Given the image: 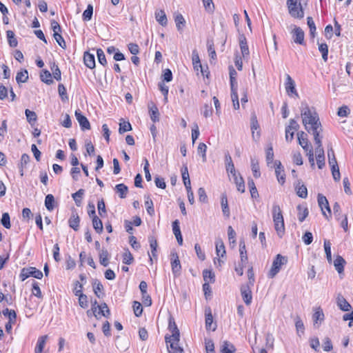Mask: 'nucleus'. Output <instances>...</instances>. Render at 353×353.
Returning a JSON list of instances; mask_svg holds the SVG:
<instances>
[{"instance_id":"nucleus-1","label":"nucleus","mask_w":353,"mask_h":353,"mask_svg":"<svg viewBox=\"0 0 353 353\" xmlns=\"http://www.w3.org/2000/svg\"><path fill=\"white\" fill-rule=\"evenodd\" d=\"M302 123L307 131L316 127H321L319 117L314 108H310L307 103L302 101L300 107Z\"/></svg>"},{"instance_id":"nucleus-2","label":"nucleus","mask_w":353,"mask_h":353,"mask_svg":"<svg viewBox=\"0 0 353 353\" xmlns=\"http://www.w3.org/2000/svg\"><path fill=\"white\" fill-rule=\"evenodd\" d=\"M272 217L274 224V229L278 236L281 238L284 234L285 225L281 210L279 205L274 204L272 206Z\"/></svg>"},{"instance_id":"nucleus-3","label":"nucleus","mask_w":353,"mask_h":353,"mask_svg":"<svg viewBox=\"0 0 353 353\" xmlns=\"http://www.w3.org/2000/svg\"><path fill=\"white\" fill-rule=\"evenodd\" d=\"M168 321H169L168 322V329L172 332V335L171 336L166 335L165 336V342L168 344V342H170L171 341H176V343L177 344V343H179V339H180L179 330L176 326V324L174 321V318L172 316H170L169 317Z\"/></svg>"},{"instance_id":"nucleus-4","label":"nucleus","mask_w":353,"mask_h":353,"mask_svg":"<svg viewBox=\"0 0 353 353\" xmlns=\"http://www.w3.org/2000/svg\"><path fill=\"white\" fill-rule=\"evenodd\" d=\"M29 276L41 279L43 277V273L34 267L23 268L19 274L21 280L23 281Z\"/></svg>"},{"instance_id":"nucleus-5","label":"nucleus","mask_w":353,"mask_h":353,"mask_svg":"<svg viewBox=\"0 0 353 353\" xmlns=\"http://www.w3.org/2000/svg\"><path fill=\"white\" fill-rule=\"evenodd\" d=\"M287 263V259L281 254H277L272 263V268L268 273L270 278H274L279 272L282 265Z\"/></svg>"},{"instance_id":"nucleus-6","label":"nucleus","mask_w":353,"mask_h":353,"mask_svg":"<svg viewBox=\"0 0 353 353\" xmlns=\"http://www.w3.org/2000/svg\"><path fill=\"white\" fill-rule=\"evenodd\" d=\"M299 125L294 119L289 121V125L285 128V140L287 142H291L294 139V132L298 130Z\"/></svg>"},{"instance_id":"nucleus-7","label":"nucleus","mask_w":353,"mask_h":353,"mask_svg":"<svg viewBox=\"0 0 353 353\" xmlns=\"http://www.w3.org/2000/svg\"><path fill=\"white\" fill-rule=\"evenodd\" d=\"M172 262L171 267L172 271L174 276H178L181 274V265L177 253L173 252L171 254Z\"/></svg>"},{"instance_id":"nucleus-8","label":"nucleus","mask_w":353,"mask_h":353,"mask_svg":"<svg viewBox=\"0 0 353 353\" xmlns=\"http://www.w3.org/2000/svg\"><path fill=\"white\" fill-rule=\"evenodd\" d=\"M273 166L275 168V174L276 176L278 182L283 185L285 183V174L283 167L280 161H275Z\"/></svg>"},{"instance_id":"nucleus-9","label":"nucleus","mask_w":353,"mask_h":353,"mask_svg":"<svg viewBox=\"0 0 353 353\" xmlns=\"http://www.w3.org/2000/svg\"><path fill=\"white\" fill-rule=\"evenodd\" d=\"M241 294L244 303L249 305L252 303V292L248 284H243L241 286Z\"/></svg>"},{"instance_id":"nucleus-10","label":"nucleus","mask_w":353,"mask_h":353,"mask_svg":"<svg viewBox=\"0 0 353 353\" xmlns=\"http://www.w3.org/2000/svg\"><path fill=\"white\" fill-rule=\"evenodd\" d=\"M285 87L288 95L294 94L296 97H299V94L295 88V83L289 74H286Z\"/></svg>"},{"instance_id":"nucleus-11","label":"nucleus","mask_w":353,"mask_h":353,"mask_svg":"<svg viewBox=\"0 0 353 353\" xmlns=\"http://www.w3.org/2000/svg\"><path fill=\"white\" fill-rule=\"evenodd\" d=\"M318 203H319V207L321 209L322 214H323V216H325L327 219H329V217L330 216V215L328 216L327 215L326 212L323 210V208H325L326 210H327L328 213L330 214H331V209L330 208L329 203H328V201L326 199V197L325 196L322 195L321 194H318Z\"/></svg>"},{"instance_id":"nucleus-12","label":"nucleus","mask_w":353,"mask_h":353,"mask_svg":"<svg viewBox=\"0 0 353 353\" xmlns=\"http://www.w3.org/2000/svg\"><path fill=\"white\" fill-rule=\"evenodd\" d=\"M292 38L296 43L303 45L304 43V32L303 30L297 26H294L292 31Z\"/></svg>"},{"instance_id":"nucleus-13","label":"nucleus","mask_w":353,"mask_h":353,"mask_svg":"<svg viewBox=\"0 0 353 353\" xmlns=\"http://www.w3.org/2000/svg\"><path fill=\"white\" fill-rule=\"evenodd\" d=\"M75 117L82 130H90V124L88 119L78 110L75 111Z\"/></svg>"},{"instance_id":"nucleus-14","label":"nucleus","mask_w":353,"mask_h":353,"mask_svg":"<svg viewBox=\"0 0 353 353\" xmlns=\"http://www.w3.org/2000/svg\"><path fill=\"white\" fill-rule=\"evenodd\" d=\"M315 152L318 168L322 169L325 166V154L323 146H316Z\"/></svg>"},{"instance_id":"nucleus-15","label":"nucleus","mask_w":353,"mask_h":353,"mask_svg":"<svg viewBox=\"0 0 353 353\" xmlns=\"http://www.w3.org/2000/svg\"><path fill=\"white\" fill-rule=\"evenodd\" d=\"M323 128L321 127H316L307 130V132L311 133L314 136V140L316 146H323L322 145V136L320 134L322 132Z\"/></svg>"},{"instance_id":"nucleus-16","label":"nucleus","mask_w":353,"mask_h":353,"mask_svg":"<svg viewBox=\"0 0 353 353\" xmlns=\"http://www.w3.org/2000/svg\"><path fill=\"white\" fill-rule=\"evenodd\" d=\"M205 327L206 330H212V331H214L216 328V324L213 325V316L212 314L211 309L210 307L206 308L205 310Z\"/></svg>"},{"instance_id":"nucleus-17","label":"nucleus","mask_w":353,"mask_h":353,"mask_svg":"<svg viewBox=\"0 0 353 353\" xmlns=\"http://www.w3.org/2000/svg\"><path fill=\"white\" fill-rule=\"evenodd\" d=\"M80 218L76 211L72 212L71 216L68 220V224L74 230L77 231L79 229Z\"/></svg>"},{"instance_id":"nucleus-18","label":"nucleus","mask_w":353,"mask_h":353,"mask_svg":"<svg viewBox=\"0 0 353 353\" xmlns=\"http://www.w3.org/2000/svg\"><path fill=\"white\" fill-rule=\"evenodd\" d=\"M239 45L243 57L247 58L250 54L248 46L247 43L246 38L244 35H241L239 37Z\"/></svg>"},{"instance_id":"nucleus-19","label":"nucleus","mask_w":353,"mask_h":353,"mask_svg":"<svg viewBox=\"0 0 353 353\" xmlns=\"http://www.w3.org/2000/svg\"><path fill=\"white\" fill-rule=\"evenodd\" d=\"M192 64L194 66V69L196 71H199L200 69L201 72L203 75H205L204 71L203 70L202 65L200 61L199 53L196 50H194L192 51Z\"/></svg>"},{"instance_id":"nucleus-20","label":"nucleus","mask_w":353,"mask_h":353,"mask_svg":"<svg viewBox=\"0 0 353 353\" xmlns=\"http://www.w3.org/2000/svg\"><path fill=\"white\" fill-rule=\"evenodd\" d=\"M336 303L338 307L343 311L347 312L351 309V305L341 294L338 295L336 299Z\"/></svg>"},{"instance_id":"nucleus-21","label":"nucleus","mask_w":353,"mask_h":353,"mask_svg":"<svg viewBox=\"0 0 353 353\" xmlns=\"http://www.w3.org/2000/svg\"><path fill=\"white\" fill-rule=\"evenodd\" d=\"M221 205L223 214L226 218H229L230 216V212L228 203V198L226 194L223 193L221 196Z\"/></svg>"},{"instance_id":"nucleus-22","label":"nucleus","mask_w":353,"mask_h":353,"mask_svg":"<svg viewBox=\"0 0 353 353\" xmlns=\"http://www.w3.org/2000/svg\"><path fill=\"white\" fill-rule=\"evenodd\" d=\"M83 61L88 68L90 69L95 68V59L93 54H91L89 52H84Z\"/></svg>"},{"instance_id":"nucleus-23","label":"nucleus","mask_w":353,"mask_h":353,"mask_svg":"<svg viewBox=\"0 0 353 353\" xmlns=\"http://www.w3.org/2000/svg\"><path fill=\"white\" fill-rule=\"evenodd\" d=\"M237 73L236 70L232 68H230V87H231V92H237V81L236 79V76Z\"/></svg>"},{"instance_id":"nucleus-24","label":"nucleus","mask_w":353,"mask_h":353,"mask_svg":"<svg viewBox=\"0 0 353 353\" xmlns=\"http://www.w3.org/2000/svg\"><path fill=\"white\" fill-rule=\"evenodd\" d=\"M345 263L346 262L345 259L341 256L338 255L336 257L334 261V265L339 274H342L343 272L344 265H345Z\"/></svg>"},{"instance_id":"nucleus-25","label":"nucleus","mask_w":353,"mask_h":353,"mask_svg":"<svg viewBox=\"0 0 353 353\" xmlns=\"http://www.w3.org/2000/svg\"><path fill=\"white\" fill-rule=\"evenodd\" d=\"M235 351L236 348L234 345L228 341H224L221 344V353H234Z\"/></svg>"},{"instance_id":"nucleus-26","label":"nucleus","mask_w":353,"mask_h":353,"mask_svg":"<svg viewBox=\"0 0 353 353\" xmlns=\"http://www.w3.org/2000/svg\"><path fill=\"white\" fill-rule=\"evenodd\" d=\"M233 181L236 185L237 190L241 193L245 192V183L243 177L239 174H236L232 176Z\"/></svg>"},{"instance_id":"nucleus-27","label":"nucleus","mask_w":353,"mask_h":353,"mask_svg":"<svg viewBox=\"0 0 353 353\" xmlns=\"http://www.w3.org/2000/svg\"><path fill=\"white\" fill-rule=\"evenodd\" d=\"M48 337V335H43L39 337L37 345L34 349V353L43 352Z\"/></svg>"},{"instance_id":"nucleus-28","label":"nucleus","mask_w":353,"mask_h":353,"mask_svg":"<svg viewBox=\"0 0 353 353\" xmlns=\"http://www.w3.org/2000/svg\"><path fill=\"white\" fill-rule=\"evenodd\" d=\"M298 210V219L300 222H303L308 216L309 212L306 206L303 205H299L296 207Z\"/></svg>"},{"instance_id":"nucleus-29","label":"nucleus","mask_w":353,"mask_h":353,"mask_svg":"<svg viewBox=\"0 0 353 353\" xmlns=\"http://www.w3.org/2000/svg\"><path fill=\"white\" fill-rule=\"evenodd\" d=\"M215 245H216V252L217 256L223 257L224 255L225 254V249L224 243L222 241V239L217 238L216 239Z\"/></svg>"},{"instance_id":"nucleus-30","label":"nucleus","mask_w":353,"mask_h":353,"mask_svg":"<svg viewBox=\"0 0 353 353\" xmlns=\"http://www.w3.org/2000/svg\"><path fill=\"white\" fill-rule=\"evenodd\" d=\"M239 252L241 263H246L248 262L247 251L245 248V243L243 240L239 242Z\"/></svg>"},{"instance_id":"nucleus-31","label":"nucleus","mask_w":353,"mask_h":353,"mask_svg":"<svg viewBox=\"0 0 353 353\" xmlns=\"http://www.w3.org/2000/svg\"><path fill=\"white\" fill-rule=\"evenodd\" d=\"M265 159H266V162H267L268 166L272 168V165H271L274 164V162H273V160H274L273 147L271 143L268 145V146L266 149Z\"/></svg>"},{"instance_id":"nucleus-32","label":"nucleus","mask_w":353,"mask_h":353,"mask_svg":"<svg viewBox=\"0 0 353 353\" xmlns=\"http://www.w3.org/2000/svg\"><path fill=\"white\" fill-rule=\"evenodd\" d=\"M296 194L303 199H305L307 196V190L305 185L301 184V181H299L295 187Z\"/></svg>"},{"instance_id":"nucleus-33","label":"nucleus","mask_w":353,"mask_h":353,"mask_svg":"<svg viewBox=\"0 0 353 353\" xmlns=\"http://www.w3.org/2000/svg\"><path fill=\"white\" fill-rule=\"evenodd\" d=\"M289 12L292 17L294 18H303V11L301 7L300 8H298L297 5L293 7L289 6Z\"/></svg>"},{"instance_id":"nucleus-34","label":"nucleus","mask_w":353,"mask_h":353,"mask_svg":"<svg viewBox=\"0 0 353 353\" xmlns=\"http://www.w3.org/2000/svg\"><path fill=\"white\" fill-rule=\"evenodd\" d=\"M157 21L162 26H165L168 23L167 17L165 12L162 10L155 12Z\"/></svg>"},{"instance_id":"nucleus-35","label":"nucleus","mask_w":353,"mask_h":353,"mask_svg":"<svg viewBox=\"0 0 353 353\" xmlns=\"http://www.w3.org/2000/svg\"><path fill=\"white\" fill-rule=\"evenodd\" d=\"M312 319L314 321V325H315L319 321L321 323L324 320V314L321 307L316 309L315 312L312 316Z\"/></svg>"},{"instance_id":"nucleus-36","label":"nucleus","mask_w":353,"mask_h":353,"mask_svg":"<svg viewBox=\"0 0 353 353\" xmlns=\"http://www.w3.org/2000/svg\"><path fill=\"white\" fill-rule=\"evenodd\" d=\"M108 256L109 253L107 250L102 249L99 252V261L100 263L106 267L108 265Z\"/></svg>"},{"instance_id":"nucleus-37","label":"nucleus","mask_w":353,"mask_h":353,"mask_svg":"<svg viewBox=\"0 0 353 353\" xmlns=\"http://www.w3.org/2000/svg\"><path fill=\"white\" fill-rule=\"evenodd\" d=\"M117 192L119 194V196L122 199L126 197V194L128 192V188L123 183L117 184L115 186Z\"/></svg>"},{"instance_id":"nucleus-38","label":"nucleus","mask_w":353,"mask_h":353,"mask_svg":"<svg viewBox=\"0 0 353 353\" xmlns=\"http://www.w3.org/2000/svg\"><path fill=\"white\" fill-rule=\"evenodd\" d=\"M92 219V225L95 231L99 234L101 233L103 229L101 220L97 216H94Z\"/></svg>"},{"instance_id":"nucleus-39","label":"nucleus","mask_w":353,"mask_h":353,"mask_svg":"<svg viewBox=\"0 0 353 353\" xmlns=\"http://www.w3.org/2000/svg\"><path fill=\"white\" fill-rule=\"evenodd\" d=\"M40 77L41 80L48 85H50L53 83V80L52 79V74L47 70H44L41 72Z\"/></svg>"},{"instance_id":"nucleus-40","label":"nucleus","mask_w":353,"mask_h":353,"mask_svg":"<svg viewBox=\"0 0 353 353\" xmlns=\"http://www.w3.org/2000/svg\"><path fill=\"white\" fill-rule=\"evenodd\" d=\"M148 241H149L150 246L151 248L152 256L156 257L157 256L156 252H157V248L158 246L157 239L154 236H150L148 237Z\"/></svg>"},{"instance_id":"nucleus-41","label":"nucleus","mask_w":353,"mask_h":353,"mask_svg":"<svg viewBox=\"0 0 353 353\" xmlns=\"http://www.w3.org/2000/svg\"><path fill=\"white\" fill-rule=\"evenodd\" d=\"M28 80V73L27 70L18 72L16 76V81L18 83H26Z\"/></svg>"},{"instance_id":"nucleus-42","label":"nucleus","mask_w":353,"mask_h":353,"mask_svg":"<svg viewBox=\"0 0 353 353\" xmlns=\"http://www.w3.org/2000/svg\"><path fill=\"white\" fill-rule=\"evenodd\" d=\"M295 327L297 332V334L301 336V334H304L305 327L303 321L299 316H296L295 319Z\"/></svg>"},{"instance_id":"nucleus-43","label":"nucleus","mask_w":353,"mask_h":353,"mask_svg":"<svg viewBox=\"0 0 353 353\" xmlns=\"http://www.w3.org/2000/svg\"><path fill=\"white\" fill-rule=\"evenodd\" d=\"M324 250L326 254L327 260L329 263H332L331 243L329 240H324Z\"/></svg>"},{"instance_id":"nucleus-44","label":"nucleus","mask_w":353,"mask_h":353,"mask_svg":"<svg viewBox=\"0 0 353 353\" xmlns=\"http://www.w3.org/2000/svg\"><path fill=\"white\" fill-rule=\"evenodd\" d=\"M54 196L50 194H48L45 199V206L47 208V210L49 211H52L54 208Z\"/></svg>"},{"instance_id":"nucleus-45","label":"nucleus","mask_w":353,"mask_h":353,"mask_svg":"<svg viewBox=\"0 0 353 353\" xmlns=\"http://www.w3.org/2000/svg\"><path fill=\"white\" fill-rule=\"evenodd\" d=\"M176 28L179 31H181L185 26V21L181 14H177L174 17Z\"/></svg>"},{"instance_id":"nucleus-46","label":"nucleus","mask_w":353,"mask_h":353,"mask_svg":"<svg viewBox=\"0 0 353 353\" xmlns=\"http://www.w3.org/2000/svg\"><path fill=\"white\" fill-rule=\"evenodd\" d=\"M251 167L252 170L253 172V175L255 178H259L261 176V173L259 171V165L257 160L254 159H251Z\"/></svg>"},{"instance_id":"nucleus-47","label":"nucleus","mask_w":353,"mask_h":353,"mask_svg":"<svg viewBox=\"0 0 353 353\" xmlns=\"http://www.w3.org/2000/svg\"><path fill=\"white\" fill-rule=\"evenodd\" d=\"M6 35H7L9 45L11 47H16L18 44V42H17V39L15 38L14 32L12 30H8L6 32Z\"/></svg>"},{"instance_id":"nucleus-48","label":"nucleus","mask_w":353,"mask_h":353,"mask_svg":"<svg viewBox=\"0 0 353 353\" xmlns=\"http://www.w3.org/2000/svg\"><path fill=\"white\" fill-rule=\"evenodd\" d=\"M93 14V6L89 4L86 10L83 13V20L85 21H90Z\"/></svg>"},{"instance_id":"nucleus-49","label":"nucleus","mask_w":353,"mask_h":353,"mask_svg":"<svg viewBox=\"0 0 353 353\" xmlns=\"http://www.w3.org/2000/svg\"><path fill=\"white\" fill-rule=\"evenodd\" d=\"M50 69L52 72L54 78L57 81L61 80V72L59 66L55 63H52L50 65Z\"/></svg>"},{"instance_id":"nucleus-50","label":"nucleus","mask_w":353,"mask_h":353,"mask_svg":"<svg viewBox=\"0 0 353 353\" xmlns=\"http://www.w3.org/2000/svg\"><path fill=\"white\" fill-rule=\"evenodd\" d=\"M84 190L80 189L77 192L72 194V196L77 206H80L81 204V200L83 195L84 194Z\"/></svg>"},{"instance_id":"nucleus-51","label":"nucleus","mask_w":353,"mask_h":353,"mask_svg":"<svg viewBox=\"0 0 353 353\" xmlns=\"http://www.w3.org/2000/svg\"><path fill=\"white\" fill-rule=\"evenodd\" d=\"M168 343H170V347L171 349V350H168L169 353H184L183 348L179 347L176 341H171L168 342Z\"/></svg>"},{"instance_id":"nucleus-52","label":"nucleus","mask_w":353,"mask_h":353,"mask_svg":"<svg viewBox=\"0 0 353 353\" xmlns=\"http://www.w3.org/2000/svg\"><path fill=\"white\" fill-rule=\"evenodd\" d=\"M206 151L207 145L204 143H200L198 145L197 152L199 154H201L203 162H205L207 160Z\"/></svg>"},{"instance_id":"nucleus-53","label":"nucleus","mask_w":353,"mask_h":353,"mask_svg":"<svg viewBox=\"0 0 353 353\" xmlns=\"http://www.w3.org/2000/svg\"><path fill=\"white\" fill-rule=\"evenodd\" d=\"M92 285H93V291H94V293L95 294V295L100 298L101 297V294H100V292L103 290V285L101 283V282H99L98 280H94V283H92Z\"/></svg>"},{"instance_id":"nucleus-54","label":"nucleus","mask_w":353,"mask_h":353,"mask_svg":"<svg viewBox=\"0 0 353 353\" xmlns=\"http://www.w3.org/2000/svg\"><path fill=\"white\" fill-rule=\"evenodd\" d=\"M133 260L134 258L132 254L128 249H126L123 254V263L127 265H130L133 262Z\"/></svg>"},{"instance_id":"nucleus-55","label":"nucleus","mask_w":353,"mask_h":353,"mask_svg":"<svg viewBox=\"0 0 353 353\" xmlns=\"http://www.w3.org/2000/svg\"><path fill=\"white\" fill-rule=\"evenodd\" d=\"M1 222L2 225L5 228H6V229L10 228V227H11L10 218V215L8 212H4L2 214V218L1 219Z\"/></svg>"},{"instance_id":"nucleus-56","label":"nucleus","mask_w":353,"mask_h":353,"mask_svg":"<svg viewBox=\"0 0 353 353\" xmlns=\"http://www.w3.org/2000/svg\"><path fill=\"white\" fill-rule=\"evenodd\" d=\"M307 26L310 28V35L312 36V37H315V34H316V26H315V23L314 22V20H313L312 17H308L307 18Z\"/></svg>"},{"instance_id":"nucleus-57","label":"nucleus","mask_w":353,"mask_h":353,"mask_svg":"<svg viewBox=\"0 0 353 353\" xmlns=\"http://www.w3.org/2000/svg\"><path fill=\"white\" fill-rule=\"evenodd\" d=\"M3 314L8 316L10 321H15L17 319L16 312L13 310H8V308L3 310Z\"/></svg>"},{"instance_id":"nucleus-58","label":"nucleus","mask_w":353,"mask_h":353,"mask_svg":"<svg viewBox=\"0 0 353 353\" xmlns=\"http://www.w3.org/2000/svg\"><path fill=\"white\" fill-rule=\"evenodd\" d=\"M297 138L300 145L309 143L307 134L303 131L297 133Z\"/></svg>"},{"instance_id":"nucleus-59","label":"nucleus","mask_w":353,"mask_h":353,"mask_svg":"<svg viewBox=\"0 0 353 353\" xmlns=\"http://www.w3.org/2000/svg\"><path fill=\"white\" fill-rule=\"evenodd\" d=\"M331 166V171L332 174L333 179L336 181H339L341 178V174L339 172V165H332Z\"/></svg>"},{"instance_id":"nucleus-60","label":"nucleus","mask_w":353,"mask_h":353,"mask_svg":"<svg viewBox=\"0 0 353 353\" xmlns=\"http://www.w3.org/2000/svg\"><path fill=\"white\" fill-rule=\"evenodd\" d=\"M150 119L153 122H157L159 121V110L156 106H152L150 110Z\"/></svg>"},{"instance_id":"nucleus-61","label":"nucleus","mask_w":353,"mask_h":353,"mask_svg":"<svg viewBox=\"0 0 353 353\" xmlns=\"http://www.w3.org/2000/svg\"><path fill=\"white\" fill-rule=\"evenodd\" d=\"M99 312H98V314H101V315H103L105 317H108L110 314V310L108 307V305L105 303H102L99 307Z\"/></svg>"},{"instance_id":"nucleus-62","label":"nucleus","mask_w":353,"mask_h":353,"mask_svg":"<svg viewBox=\"0 0 353 353\" xmlns=\"http://www.w3.org/2000/svg\"><path fill=\"white\" fill-rule=\"evenodd\" d=\"M130 130H132V125L129 122L123 121V123H119V132L120 134H123Z\"/></svg>"},{"instance_id":"nucleus-63","label":"nucleus","mask_w":353,"mask_h":353,"mask_svg":"<svg viewBox=\"0 0 353 353\" xmlns=\"http://www.w3.org/2000/svg\"><path fill=\"white\" fill-rule=\"evenodd\" d=\"M133 310L136 316H140L143 312V307L138 301L133 302Z\"/></svg>"},{"instance_id":"nucleus-64","label":"nucleus","mask_w":353,"mask_h":353,"mask_svg":"<svg viewBox=\"0 0 353 353\" xmlns=\"http://www.w3.org/2000/svg\"><path fill=\"white\" fill-rule=\"evenodd\" d=\"M350 113V110L347 105H343L339 108L337 114L341 117H347Z\"/></svg>"}]
</instances>
